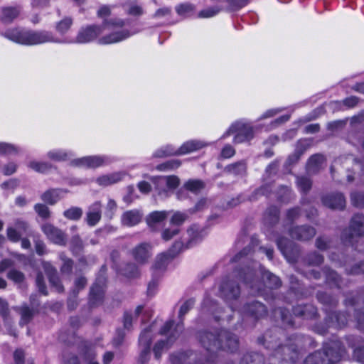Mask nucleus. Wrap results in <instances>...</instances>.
Segmentation results:
<instances>
[{
    "mask_svg": "<svg viewBox=\"0 0 364 364\" xmlns=\"http://www.w3.org/2000/svg\"><path fill=\"white\" fill-rule=\"evenodd\" d=\"M324 206L332 210H342L346 208V198L341 193H333L326 195L321 198Z\"/></svg>",
    "mask_w": 364,
    "mask_h": 364,
    "instance_id": "412c9836",
    "label": "nucleus"
},
{
    "mask_svg": "<svg viewBox=\"0 0 364 364\" xmlns=\"http://www.w3.org/2000/svg\"><path fill=\"white\" fill-rule=\"evenodd\" d=\"M220 293L227 302L237 300L241 293L240 287L235 281L224 279L220 286Z\"/></svg>",
    "mask_w": 364,
    "mask_h": 364,
    "instance_id": "2eb2a0df",
    "label": "nucleus"
},
{
    "mask_svg": "<svg viewBox=\"0 0 364 364\" xmlns=\"http://www.w3.org/2000/svg\"><path fill=\"white\" fill-rule=\"evenodd\" d=\"M188 218V215L186 213L176 211L175 212L171 219H170V223L173 225L174 227L179 228L181 225H182L186 220Z\"/></svg>",
    "mask_w": 364,
    "mask_h": 364,
    "instance_id": "0e129e2a",
    "label": "nucleus"
},
{
    "mask_svg": "<svg viewBox=\"0 0 364 364\" xmlns=\"http://www.w3.org/2000/svg\"><path fill=\"white\" fill-rule=\"evenodd\" d=\"M292 190L288 186L281 185L277 191V200L282 203H288L291 200Z\"/></svg>",
    "mask_w": 364,
    "mask_h": 364,
    "instance_id": "09e8293b",
    "label": "nucleus"
},
{
    "mask_svg": "<svg viewBox=\"0 0 364 364\" xmlns=\"http://www.w3.org/2000/svg\"><path fill=\"white\" fill-rule=\"evenodd\" d=\"M239 364H264V357L257 352H248L243 355Z\"/></svg>",
    "mask_w": 364,
    "mask_h": 364,
    "instance_id": "c03bdc74",
    "label": "nucleus"
},
{
    "mask_svg": "<svg viewBox=\"0 0 364 364\" xmlns=\"http://www.w3.org/2000/svg\"><path fill=\"white\" fill-rule=\"evenodd\" d=\"M257 273L255 262L247 260L245 264L240 265L234 269L235 276L248 288L251 293L258 295L267 294L268 290L277 289L281 287L282 282L281 279L267 270L264 266L259 265Z\"/></svg>",
    "mask_w": 364,
    "mask_h": 364,
    "instance_id": "f03ea898",
    "label": "nucleus"
},
{
    "mask_svg": "<svg viewBox=\"0 0 364 364\" xmlns=\"http://www.w3.org/2000/svg\"><path fill=\"white\" fill-rule=\"evenodd\" d=\"M126 25V21L123 18H111L108 19H105L102 21V29H116V28H122Z\"/></svg>",
    "mask_w": 364,
    "mask_h": 364,
    "instance_id": "5fc2aeb1",
    "label": "nucleus"
},
{
    "mask_svg": "<svg viewBox=\"0 0 364 364\" xmlns=\"http://www.w3.org/2000/svg\"><path fill=\"white\" fill-rule=\"evenodd\" d=\"M131 253L138 264H144L151 256V245L149 242L139 243L132 250Z\"/></svg>",
    "mask_w": 364,
    "mask_h": 364,
    "instance_id": "6ab92c4d",
    "label": "nucleus"
},
{
    "mask_svg": "<svg viewBox=\"0 0 364 364\" xmlns=\"http://www.w3.org/2000/svg\"><path fill=\"white\" fill-rule=\"evenodd\" d=\"M173 259L166 254V252H164L156 256L152 265V269L154 272H164L166 269L168 264Z\"/></svg>",
    "mask_w": 364,
    "mask_h": 364,
    "instance_id": "79ce46f5",
    "label": "nucleus"
},
{
    "mask_svg": "<svg viewBox=\"0 0 364 364\" xmlns=\"http://www.w3.org/2000/svg\"><path fill=\"white\" fill-rule=\"evenodd\" d=\"M190 249L188 244L184 242L181 238L175 240L169 248L165 251L166 254L172 259L177 257L183 252Z\"/></svg>",
    "mask_w": 364,
    "mask_h": 364,
    "instance_id": "4c0bfd02",
    "label": "nucleus"
},
{
    "mask_svg": "<svg viewBox=\"0 0 364 364\" xmlns=\"http://www.w3.org/2000/svg\"><path fill=\"white\" fill-rule=\"evenodd\" d=\"M20 6H8L0 8V21L5 24L12 23L21 14Z\"/></svg>",
    "mask_w": 364,
    "mask_h": 364,
    "instance_id": "393cba45",
    "label": "nucleus"
},
{
    "mask_svg": "<svg viewBox=\"0 0 364 364\" xmlns=\"http://www.w3.org/2000/svg\"><path fill=\"white\" fill-rule=\"evenodd\" d=\"M179 333L174 329L164 340H159L155 343L153 347L154 355L156 360H160L164 348H168L177 340Z\"/></svg>",
    "mask_w": 364,
    "mask_h": 364,
    "instance_id": "4be33fe9",
    "label": "nucleus"
},
{
    "mask_svg": "<svg viewBox=\"0 0 364 364\" xmlns=\"http://www.w3.org/2000/svg\"><path fill=\"white\" fill-rule=\"evenodd\" d=\"M73 23V18L70 16H65L56 23L55 30L60 35H64L70 30Z\"/></svg>",
    "mask_w": 364,
    "mask_h": 364,
    "instance_id": "bf43d9fd",
    "label": "nucleus"
},
{
    "mask_svg": "<svg viewBox=\"0 0 364 364\" xmlns=\"http://www.w3.org/2000/svg\"><path fill=\"white\" fill-rule=\"evenodd\" d=\"M325 161V157L321 154H314L311 155L307 160L306 164V171L308 174H317Z\"/></svg>",
    "mask_w": 364,
    "mask_h": 364,
    "instance_id": "cd10ccee",
    "label": "nucleus"
},
{
    "mask_svg": "<svg viewBox=\"0 0 364 364\" xmlns=\"http://www.w3.org/2000/svg\"><path fill=\"white\" fill-rule=\"evenodd\" d=\"M116 272L128 279H136L140 276L138 266L132 262H127L122 267H118Z\"/></svg>",
    "mask_w": 364,
    "mask_h": 364,
    "instance_id": "473e14b6",
    "label": "nucleus"
},
{
    "mask_svg": "<svg viewBox=\"0 0 364 364\" xmlns=\"http://www.w3.org/2000/svg\"><path fill=\"white\" fill-rule=\"evenodd\" d=\"M323 272L325 274V283L330 288H335L339 290L342 289L343 285H347L344 284L342 277L329 267H324Z\"/></svg>",
    "mask_w": 364,
    "mask_h": 364,
    "instance_id": "b1692460",
    "label": "nucleus"
},
{
    "mask_svg": "<svg viewBox=\"0 0 364 364\" xmlns=\"http://www.w3.org/2000/svg\"><path fill=\"white\" fill-rule=\"evenodd\" d=\"M307 149V145L304 142L299 141L296 145V149L291 154L289 155L285 162L286 166H292L300 159L301 156Z\"/></svg>",
    "mask_w": 364,
    "mask_h": 364,
    "instance_id": "f704fd0d",
    "label": "nucleus"
},
{
    "mask_svg": "<svg viewBox=\"0 0 364 364\" xmlns=\"http://www.w3.org/2000/svg\"><path fill=\"white\" fill-rule=\"evenodd\" d=\"M226 171L234 175H244L247 172V164L244 161H237L226 166Z\"/></svg>",
    "mask_w": 364,
    "mask_h": 364,
    "instance_id": "864d4df0",
    "label": "nucleus"
},
{
    "mask_svg": "<svg viewBox=\"0 0 364 364\" xmlns=\"http://www.w3.org/2000/svg\"><path fill=\"white\" fill-rule=\"evenodd\" d=\"M175 10L178 16L187 18L194 14L196 6L189 2L181 3L176 6Z\"/></svg>",
    "mask_w": 364,
    "mask_h": 364,
    "instance_id": "de8ad7c7",
    "label": "nucleus"
},
{
    "mask_svg": "<svg viewBox=\"0 0 364 364\" xmlns=\"http://www.w3.org/2000/svg\"><path fill=\"white\" fill-rule=\"evenodd\" d=\"M186 232L188 236L186 243L190 248L200 242L205 236L204 228L196 223L191 225Z\"/></svg>",
    "mask_w": 364,
    "mask_h": 364,
    "instance_id": "bb28decb",
    "label": "nucleus"
},
{
    "mask_svg": "<svg viewBox=\"0 0 364 364\" xmlns=\"http://www.w3.org/2000/svg\"><path fill=\"white\" fill-rule=\"evenodd\" d=\"M304 260L305 263L309 266L317 267L323 264L324 261V257L321 254L317 252L316 251H313L309 252L305 256Z\"/></svg>",
    "mask_w": 364,
    "mask_h": 364,
    "instance_id": "603ef678",
    "label": "nucleus"
},
{
    "mask_svg": "<svg viewBox=\"0 0 364 364\" xmlns=\"http://www.w3.org/2000/svg\"><path fill=\"white\" fill-rule=\"evenodd\" d=\"M60 259L63 262V264L60 269L61 273L70 275L72 273L73 269V260L68 257L64 254L60 255Z\"/></svg>",
    "mask_w": 364,
    "mask_h": 364,
    "instance_id": "e2e57ef3",
    "label": "nucleus"
},
{
    "mask_svg": "<svg viewBox=\"0 0 364 364\" xmlns=\"http://www.w3.org/2000/svg\"><path fill=\"white\" fill-rule=\"evenodd\" d=\"M354 318L357 328L359 330H364V306L361 308L355 309Z\"/></svg>",
    "mask_w": 364,
    "mask_h": 364,
    "instance_id": "774afa93",
    "label": "nucleus"
},
{
    "mask_svg": "<svg viewBox=\"0 0 364 364\" xmlns=\"http://www.w3.org/2000/svg\"><path fill=\"white\" fill-rule=\"evenodd\" d=\"M41 231L48 240L55 245L65 246L67 237L65 233L50 223H46L41 226Z\"/></svg>",
    "mask_w": 364,
    "mask_h": 364,
    "instance_id": "4468645a",
    "label": "nucleus"
},
{
    "mask_svg": "<svg viewBox=\"0 0 364 364\" xmlns=\"http://www.w3.org/2000/svg\"><path fill=\"white\" fill-rule=\"evenodd\" d=\"M63 215L67 219L71 220H78L82 215V210L79 207H71L70 208H68L64 211Z\"/></svg>",
    "mask_w": 364,
    "mask_h": 364,
    "instance_id": "69168bd1",
    "label": "nucleus"
},
{
    "mask_svg": "<svg viewBox=\"0 0 364 364\" xmlns=\"http://www.w3.org/2000/svg\"><path fill=\"white\" fill-rule=\"evenodd\" d=\"M102 33V26L98 24H90L82 26L76 36L78 43H89L99 38Z\"/></svg>",
    "mask_w": 364,
    "mask_h": 364,
    "instance_id": "9d476101",
    "label": "nucleus"
},
{
    "mask_svg": "<svg viewBox=\"0 0 364 364\" xmlns=\"http://www.w3.org/2000/svg\"><path fill=\"white\" fill-rule=\"evenodd\" d=\"M139 343L143 346L138 359V364H146L150 358L151 347L152 338L150 336V331L148 329L143 330L139 337Z\"/></svg>",
    "mask_w": 364,
    "mask_h": 364,
    "instance_id": "f3484780",
    "label": "nucleus"
},
{
    "mask_svg": "<svg viewBox=\"0 0 364 364\" xmlns=\"http://www.w3.org/2000/svg\"><path fill=\"white\" fill-rule=\"evenodd\" d=\"M331 328H332L331 325L326 320V315L323 321L316 322L312 326V331L320 336H326Z\"/></svg>",
    "mask_w": 364,
    "mask_h": 364,
    "instance_id": "4d7b16f0",
    "label": "nucleus"
},
{
    "mask_svg": "<svg viewBox=\"0 0 364 364\" xmlns=\"http://www.w3.org/2000/svg\"><path fill=\"white\" fill-rule=\"evenodd\" d=\"M277 245L282 255L291 263L298 262L300 257V247L288 238L280 236L277 239Z\"/></svg>",
    "mask_w": 364,
    "mask_h": 364,
    "instance_id": "0eeeda50",
    "label": "nucleus"
},
{
    "mask_svg": "<svg viewBox=\"0 0 364 364\" xmlns=\"http://www.w3.org/2000/svg\"><path fill=\"white\" fill-rule=\"evenodd\" d=\"M303 338L298 333L285 336L282 329L274 328L267 330L257 338V342L270 350V355L278 359L279 363H294L299 358Z\"/></svg>",
    "mask_w": 364,
    "mask_h": 364,
    "instance_id": "f257e3e1",
    "label": "nucleus"
},
{
    "mask_svg": "<svg viewBox=\"0 0 364 364\" xmlns=\"http://www.w3.org/2000/svg\"><path fill=\"white\" fill-rule=\"evenodd\" d=\"M274 313L279 314L282 323L287 327L295 328V321L293 312L291 313L287 308L279 307L274 310Z\"/></svg>",
    "mask_w": 364,
    "mask_h": 364,
    "instance_id": "58836bf2",
    "label": "nucleus"
},
{
    "mask_svg": "<svg viewBox=\"0 0 364 364\" xmlns=\"http://www.w3.org/2000/svg\"><path fill=\"white\" fill-rule=\"evenodd\" d=\"M242 309V314L245 316L250 317L255 321L265 318L268 314L267 306L258 301L245 303Z\"/></svg>",
    "mask_w": 364,
    "mask_h": 364,
    "instance_id": "9b49d317",
    "label": "nucleus"
},
{
    "mask_svg": "<svg viewBox=\"0 0 364 364\" xmlns=\"http://www.w3.org/2000/svg\"><path fill=\"white\" fill-rule=\"evenodd\" d=\"M60 189L50 188L41 195V198L46 204L54 205L60 199Z\"/></svg>",
    "mask_w": 364,
    "mask_h": 364,
    "instance_id": "37998d69",
    "label": "nucleus"
},
{
    "mask_svg": "<svg viewBox=\"0 0 364 364\" xmlns=\"http://www.w3.org/2000/svg\"><path fill=\"white\" fill-rule=\"evenodd\" d=\"M202 309L208 312H210L214 317L215 321H220V316L216 314L217 312L220 313L223 311V308L220 307L218 303L208 297L203 299L202 303Z\"/></svg>",
    "mask_w": 364,
    "mask_h": 364,
    "instance_id": "e433bc0d",
    "label": "nucleus"
},
{
    "mask_svg": "<svg viewBox=\"0 0 364 364\" xmlns=\"http://www.w3.org/2000/svg\"><path fill=\"white\" fill-rule=\"evenodd\" d=\"M204 146L199 141L191 140L184 142L178 149L173 150L170 146L158 150L156 156L158 157H166L173 155H185L191 152L200 150Z\"/></svg>",
    "mask_w": 364,
    "mask_h": 364,
    "instance_id": "6e6552de",
    "label": "nucleus"
},
{
    "mask_svg": "<svg viewBox=\"0 0 364 364\" xmlns=\"http://www.w3.org/2000/svg\"><path fill=\"white\" fill-rule=\"evenodd\" d=\"M168 216V212L166 210L161 211H153L150 213L146 219L147 225L150 228H153L156 223L163 222L166 219Z\"/></svg>",
    "mask_w": 364,
    "mask_h": 364,
    "instance_id": "a18cd8bd",
    "label": "nucleus"
},
{
    "mask_svg": "<svg viewBox=\"0 0 364 364\" xmlns=\"http://www.w3.org/2000/svg\"><path fill=\"white\" fill-rule=\"evenodd\" d=\"M6 277L8 279L17 284H22L26 279L25 274L15 268H11L8 271Z\"/></svg>",
    "mask_w": 364,
    "mask_h": 364,
    "instance_id": "052dcab7",
    "label": "nucleus"
},
{
    "mask_svg": "<svg viewBox=\"0 0 364 364\" xmlns=\"http://www.w3.org/2000/svg\"><path fill=\"white\" fill-rule=\"evenodd\" d=\"M33 209L36 214L43 220H48L51 216V212L46 203H36Z\"/></svg>",
    "mask_w": 364,
    "mask_h": 364,
    "instance_id": "680f3d73",
    "label": "nucleus"
},
{
    "mask_svg": "<svg viewBox=\"0 0 364 364\" xmlns=\"http://www.w3.org/2000/svg\"><path fill=\"white\" fill-rule=\"evenodd\" d=\"M1 35L14 43L24 46H34L58 41L51 31L46 30L33 31L15 27L6 29Z\"/></svg>",
    "mask_w": 364,
    "mask_h": 364,
    "instance_id": "20e7f679",
    "label": "nucleus"
},
{
    "mask_svg": "<svg viewBox=\"0 0 364 364\" xmlns=\"http://www.w3.org/2000/svg\"><path fill=\"white\" fill-rule=\"evenodd\" d=\"M181 165V161L178 159H170L163 163L158 164L156 169L159 171H173L179 168Z\"/></svg>",
    "mask_w": 364,
    "mask_h": 364,
    "instance_id": "6e6d98bb",
    "label": "nucleus"
},
{
    "mask_svg": "<svg viewBox=\"0 0 364 364\" xmlns=\"http://www.w3.org/2000/svg\"><path fill=\"white\" fill-rule=\"evenodd\" d=\"M289 235L293 240L306 242L311 240L316 234V229L309 225H296L288 230Z\"/></svg>",
    "mask_w": 364,
    "mask_h": 364,
    "instance_id": "ddd939ff",
    "label": "nucleus"
},
{
    "mask_svg": "<svg viewBox=\"0 0 364 364\" xmlns=\"http://www.w3.org/2000/svg\"><path fill=\"white\" fill-rule=\"evenodd\" d=\"M316 297L317 301L325 306L336 308L338 304V299L326 291H317Z\"/></svg>",
    "mask_w": 364,
    "mask_h": 364,
    "instance_id": "ea45409f",
    "label": "nucleus"
},
{
    "mask_svg": "<svg viewBox=\"0 0 364 364\" xmlns=\"http://www.w3.org/2000/svg\"><path fill=\"white\" fill-rule=\"evenodd\" d=\"M102 218V205L99 201L95 202L90 207L86 214L87 224L93 227L95 226Z\"/></svg>",
    "mask_w": 364,
    "mask_h": 364,
    "instance_id": "c756f323",
    "label": "nucleus"
},
{
    "mask_svg": "<svg viewBox=\"0 0 364 364\" xmlns=\"http://www.w3.org/2000/svg\"><path fill=\"white\" fill-rule=\"evenodd\" d=\"M134 33H132L129 29H122L120 31L111 32L98 38V43L100 45H109L119 43L129 37Z\"/></svg>",
    "mask_w": 364,
    "mask_h": 364,
    "instance_id": "aec40b11",
    "label": "nucleus"
},
{
    "mask_svg": "<svg viewBox=\"0 0 364 364\" xmlns=\"http://www.w3.org/2000/svg\"><path fill=\"white\" fill-rule=\"evenodd\" d=\"M350 200L354 207L364 208V193L359 191L351 193Z\"/></svg>",
    "mask_w": 364,
    "mask_h": 364,
    "instance_id": "338daca9",
    "label": "nucleus"
},
{
    "mask_svg": "<svg viewBox=\"0 0 364 364\" xmlns=\"http://www.w3.org/2000/svg\"><path fill=\"white\" fill-rule=\"evenodd\" d=\"M16 310L21 316L19 324L21 326L28 324L33 320L34 316L39 313L38 311H36L34 309L30 307L29 305L26 303H23Z\"/></svg>",
    "mask_w": 364,
    "mask_h": 364,
    "instance_id": "2f4dec72",
    "label": "nucleus"
},
{
    "mask_svg": "<svg viewBox=\"0 0 364 364\" xmlns=\"http://www.w3.org/2000/svg\"><path fill=\"white\" fill-rule=\"evenodd\" d=\"M296 185L302 195H307L312 188V180L306 176H296Z\"/></svg>",
    "mask_w": 364,
    "mask_h": 364,
    "instance_id": "a19ab883",
    "label": "nucleus"
},
{
    "mask_svg": "<svg viewBox=\"0 0 364 364\" xmlns=\"http://www.w3.org/2000/svg\"><path fill=\"white\" fill-rule=\"evenodd\" d=\"M289 291L293 294L297 299H300L308 297V289L296 276L294 274L289 275Z\"/></svg>",
    "mask_w": 364,
    "mask_h": 364,
    "instance_id": "a878e982",
    "label": "nucleus"
},
{
    "mask_svg": "<svg viewBox=\"0 0 364 364\" xmlns=\"http://www.w3.org/2000/svg\"><path fill=\"white\" fill-rule=\"evenodd\" d=\"M84 244L82 240L78 235H73L70 242V251L73 255L77 257L82 253Z\"/></svg>",
    "mask_w": 364,
    "mask_h": 364,
    "instance_id": "3c124183",
    "label": "nucleus"
},
{
    "mask_svg": "<svg viewBox=\"0 0 364 364\" xmlns=\"http://www.w3.org/2000/svg\"><path fill=\"white\" fill-rule=\"evenodd\" d=\"M196 300L194 298H190L186 300L183 304L181 306L179 311H178V319L179 322L176 324L174 329H179L180 331H182L183 329V320L184 316L188 312L193 309L195 305Z\"/></svg>",
    "mask_w": 364,
    "mask_h": 364,
    "instance_id": "c9c22d12",
    "label": "nucleus"
},
{
    "mask_svg": "<svg viewBox=\"0 0 364 364\" xmlns=\"http://www.w3.org/2000/svg\"><path fill=\"white\" fill-rule=\"evenodd\" d=\"M142 219V214L139 210H127L121 216V223L127 227H133L138 225Z\"/></svg>",
    "mask_w": 364,
    "mask_h": 364,
    "instance_id": "c85d7f7f",
    "label": "nucleus"
},
{
    "mask_svg": "<svg viewBox=\"0 0 364 364\" xmlns=\"http://www.w3.org/2000/svg\"><path fill=\"white\" fill-rule=\"evenodd\" d=\"M280 216V210L279 208L274 205H272L269 206L264 213V218L265 220L271 225L273 226L278 223L279 220Z\"/></svg>",
    "mask_w": 364,
    "mask_h": 364,
    "instance_id": "49530a36",
    "label": "nucleus"
},
{
    "mask_svg": "<svg viewBox=\"0 0 364 364\" xmlns=\"http://www.w3.org/2000/svg\"><path fill=\"white\" fill-rule=\"evenodd\" d=\"M272 193V185L271 183L262 184L255 188L252 193L248 196L247 200L250 202L257 201L262 196L269 198Z\"/></svg>",
    "mask_w": 364,
    "mask_h": 364,
    "instance_id": "72a5a7b5",
    "label": "nucleus"
},
{
    "mask_svg": "<svg viewBox=\"0 0 364 364\" xmlns=\"http://www.w3.org/2000/svg\"><path fill=\"white\" fill-rule=\"evenodd\" d=\"M292 312L294 316L305 320H316L320 316L318 308L310 303L293 306Z\"/></svg>",
    "mask_w": 364,
    "mask_h": 364,
    "instance_id": "dca6fc26",
    "label": "nucleus"
},
{
    "mask_svg": "<svg viewBox=\"0 0 364 364\" xmlns=\"http://www.w3.org/2000/svg\"><path fill=\"white\" fill-rule=\"evenodd\" d=\"M45 272L51 287L55 288L58 293L63 292L64 287L58 276L56 269L52 265H48L45 267Z\"/></svg>",
    "mask_w": 364,
    "mask_h": 364,
    "instance_id": "7c9ffc66",
    "label": "nucleus"
},
{
    "mask_svg": "<svg viewBox=\"0 0 364 364\" xmlns=\"http://www.w3.org/2000/svg\"><path fill=\"white\" fill-rule=\"evenodd\" d=\"M229 134H234L233 142L235 144H241L245 141H250L254 137L253 127L245 123L236 122L232 124L228 129Z\"/></svg>",
    "mask_w": 364,
    "mask_h": 364,
    "instance_id": "1a4fd4ad",
    "label": "nucleus"
},
{
    "mask_svg": "<svg viewBox=\"0 0 364 364\" xmlns=\"http://www.w3.org/2000/svg\"><path fill=\"white\" fill-rule=\"evenodd\" d=\"M28 166L41 173H47L53 168V165L50 163L45 161H31Z\"/></svg>",
    "mask_w": 364,
    "mask_h": 364,
    "instance_id": "13d9d810",
    "label": "nucleus"
},
{
    "mask_svg": "<svg viewBox=\"0 0 364 364\" xmlns=\"http://www.w3.org/2000/svg\"><path fill=\"white\" fill-rule=\"evenodd\" d=\"M197 338L201 346L210 353L208 362L215 361L216 353L218 350L234 353L239 348L237 336L224 328L199 331L197 333Z\"/></svg>",
    "mask_w": 364,
    "mask_h": 364,
    "instance_id": "7ed1b4c3",
    "label": "nucleus"
},
{
    "mask_svg": "<svg viewBox=\"0 0 364 364\" xmlns=\"http://www.w3.org/2000/svg\"><path fill=\"white\" fill-rule=\"evenodd\" d=\"M205 187V183L200 179H189L183 184V188L194 193L198 194Z\"/></svg>",
    "mask_w": 364,
    "mask_h": 364,
    "instance_id": "8fccbe9b",
    "label": "nucleus"
},
{
    "mask_svg": "<svg viewBox=\"0 0 364 364\" xmlns=\"http://www.w3.org/2000/svg\"><path fill=\"white\" fill-rule=\"evenodd\" d=\"M355 236L364 237V214L363 213H355L352 216L349 227L343 230L341 239L345 245H352Z\"/></svg>",
    "mask_w": 364,
    "mask_h": 364,
    "instance_id": "423d86ee",
    "label": "nucleus"
},
{
    "mask_svg": "<svg viewBox=\"0 0 364 364\" xmlns=\"http://www.w3.org/2000/svg\"><path fill=\"white\" fill-rule=\"evenodd\" d=\"M324 312L326 314V320L330 322L333 328L340 330L348 326L350 316L348 311L325 309Z\"/></svg>",
    "mask_w": 364,
    "mask_h": 364,
    "instance_id": "f8f14e48",
    "label": "nucleus"
},
{
    "mask_svg": "<svg viewBox=\"0 0 364 364\" xmlns=\"http://www.w3.org/2000/svg\"><path fill=\"white\" fill-rule=\"evenodd\" d=\"M72 164L77 167L96 168L105 164V159L100 156H84L74 159L72 161Z\"/></svg>",
    "mask_w": 364,
    "mask_h": 364,
    "instance_id": "5701e85b",
    "label": "nucleus"
},
{
    "mask_svg": "<svg viewBox=\"0 0 364 364\" xmlns=\"http://www.w3.org/2000/svg\"><path fill=\"white\" fill-rule=\"evenodd\" d=\"M347 354L346 347L339 339L323 342L320 350L310 353L304 364H337Z\"/></svg>",
    "mask_w": 364,
    "mask_h": 364,
    "instance_id": "39448f33",
    "label": "nucleus"
},
{
    "mask_svg": "<svg viewBox=\"0 0 364 364\" xmlns=\"http://www.w3.org/2000/svg\"><path fill=\"white\" fill-rule=\"evenodd\" d=\"M106 284L94 282L88 294V305L90 308H96L104 302Z\"/></svg>",
    "mask_w": 364,
    "mask_h": 364,
    "instance_id": "a211bd4d",
    "label": "nucleus"
}]
</instances>
